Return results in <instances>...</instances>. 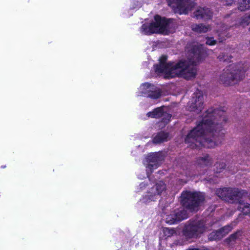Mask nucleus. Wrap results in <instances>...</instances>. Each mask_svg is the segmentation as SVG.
I'll list each match as a JSON object with an SVG mask.
<instances>
[{
	"label": "nucleus",
	"instance_id": "nucleus-21",
	"mask_svg": "<svg viewBox=\"0 0 250 250\" xmlns=\"http://www.w3.org/2000/svg\"><path fill=\"white\" fill-rule=\"evenodd\" d=\"M232 229V225L231 224H229L222 227L219 229L220 230L222 235H223L224 237L225 235L228 234Z\"/></svg>",
	"mask_w": 250,
	"mask_h": 250
},
{
	"label": "nucleus",
	"instance_id": "nucleus-24",
	"mask_svg": "<svg viewBox=\"0 0 250 250\" xmlns=\"http://www.w3.org/2000/svg\"><path fill=\"white\" fill-rule=\"evenodd\" d=\"M147 161L149 162L155 163L159 160V157L157 153H153L147 157Z\"/></svg>",
	"mask_w": 250,
	"mask_h": 250
},
{
	"label": "nucleus",
	"instance_id": "nucleus-30",
	"mask_svg": "<svg viewBox=\"0 0 250 250\" xmlns=\"http://www.w3.org/2000/svg\"><path fill=\"white\" fill-rule=\"evenodd\" d=\"M153 167V166L152 165H151V164L149 165V167H150V169H151Z\"/></svg>",
	"mask_w": 250,
	"mask_h": 250
},
{
	"label": "nucleus",
	"instance_id": "nucleus-8",
	"mask_svg": "<svg viewBox=\"0 0 250 250\" xmlns=\"http://www.w3.org/2000/svg\"><path fill=\"white\" fill-rule=\"evenodd\" d=\"M203 108V95L202 91L198 90L193 94L192 98L188 104L187 108L189 111L199 114L202 111Z\"/></svg>",
	"mask_w": 250,
	"mask_h": 250
},
{
	"label": "nucleus",
	"instance_id": "nucleus-10",
	"mask_svg": "<svg viewBox=\"0 0 250 250\" xmlns=\"http://www.w3.org/2000/svg\"><path fill=\"white\" fill-rule=\"evenodd\" d=\"M167 1L170 7L176 8L180 14H187L195 4L193 0H167Z\"/></svg>",
	"mask_w": 250,
	"mask_h": 250
},
{
	"label": "nucleus",
	"instance_id": "nucleus-32",
	"mask_svg": "<svg viewBox=\"0 0 250 250\" xmlns=\"http://www.w3.org/2000/svg\"><path fill=\"white\" fill-rule=\"evenodd\" d=\"M218 58L221 60V58L220 57V56H218Z\"/></svg>",
	"mask_w": 250,
	"mask_h": 250
},
{
	"label": "nucleus",
	"instance_id": "nucleus-6",
	"mask_svg": "<svg viewBox=\"0 0 250 250\" xmlns=\"http://www.w3.org/2000/svg\"><path fill=\"white\" fill-rule=\"evenodd\" d=\"M244 72L233 65H229L224 70L220 76L221 82L226 86L233 85L243 80Z\"/></svg>",
	"mask_w": 250,
	"mask_h": 250
},
{
	"label": "nucleus",
	"instance_id": "nucleus-23",
	"mask_svg": "<svg viewBox=\"0 0 250 250\" xmlns=\"http://www.w3.org/2000/svg\"><path fill=\"white\" fill-rule=\"evenodd\" d=\"M215 166V169L214 170L216 173H218L221 172L225 168L226 165L224 162L216 163Z\"/></svg>",
	"mask_w": 250,
	"mask_h": 250
},
{
	"label": "nucleus",
	"instance_id": "nucleus-11",
	"mask_svg": "<svg viewBox=\"0 0 250 250\" xmlns=\"http://www.w3.org/2000/svg\"><path fill=\"white\" fill-rule=\"evenodd\" d=\"M188 215L184 209L175 210L174 213L168 215L166 218L167 223L172 225L187 219Z\"/></svg>",
	"mask_w": 250,
	"mask_h": 250
},
{
	"label": "nucleus",
	"instance_id": "nucleus-28",
	"mask_svg": "<svg viewBox=\"0 0 250 250\" xmlns=\"http://www.w3.org/2000/svg\"><path fill=\"white\" fill-rule=\"evenodd\" d=\"M167 118L168 120L169 121L171 117V115L170 114H167Z\"/></svg>",
	"mask_w": 250,
	"mask_h": 250
},
{
	"label": "nucleus",
	"instance_id": "nucleus-34",
	"mask_svg": "<svg viewBox=\"0 0 250 250\" xmlns=\"http://www.w3.org/2000/svg\"><path fill=\"white\" fill-rule=\"evenodd\" d=\"M246 153H247V154H248V155H250V154H249V153L248 152H247V151H246Z\"/></svg>",
	"mask_w": 250,
	"mask_h": 250
},
{
	"label": "nucleus",
	"instance_id": "nucleus-2",
	"mask_svg": "<svg viewBox=\"0 0 250 250\" xmlns=\"http://www.w3.org/2000/svg\"><path fill=\"white\" fill-rule=\"evenodd\" d=\"M205 52L201 47L193 45L188 51L190 58L182 59L177 62H167V55H162L159 64L154 65L155 71L158 73H164V78L170 79L173 78H183L186 80L195 78L197 74L196 65L203 58Z\"/></svg>",
	"mask_w": 250,
	"mask_h": 250
},
{
	"label": "nucleus",
	"instance_id": "nucleus-1",
	"mask_svg": "<svg viewBox=\"0 0 250 250\" xmlns=\"http://www.w3.org/2000/svg\"><path fill=\"white\" fill-rule=\"evenodd\" d=\"M227 121L223 110L208 108L203 114L202 120L197 122L196 126L188 132L185 143L192 149L213 147L224 139L223 126Z\"/></svg>",
	"mask_w": 250,
	"mask_h": 250
},
{
	"label": "nucleus",
	"instance_id": "nucleus-5",
	"mask_svg": "<svg viewBox=\"0 0 250 250\" xmlns=\"http://www.w3.org/2000/svg\"><path fill=\"white\" fill-rule=\"evenodd\" d=\"M154 19L155 21L150 22L149 24L145 23L142 25L141 28L145 35L164 33L169 31L174 21L173 19H167L159 15L154 16Z\"/></svg>",
	"mask_w": 250,
	"mask_h": 250
},
{
	"label": "nucleus",
	"instance_id": "nucleus-17",
	"mask_svg": "<svg viewBox=\"0 0 250 250\" xmlns=\"http://www.w3.org/2000/svg\"><path fill=\"white\" fill-rule=\"evenodd\" d=\"M192 31L198 33H206L209 28L208 25H205L203 23L193 24L191 25Z\"/></svg>",
	"mask_w": 250,
	"mask_h": 250
},
{
	"label": "nucleus",
	"instance_id": "nucleus-29",
	"mask_svg": "<svg viewBox=\"0 0 250 250\" xmlns=\"http://www.w3.org/2000/svg\"><path fill=\"white\" fill-rule=\"evenodd\" d=\"M140 186L141 188H143V187H146V184H144V183H141V184L140 185Z\"/></svg>",
	"mask_w": 250,
	"mask_h": 250
},
{
	"label": "nucleus",
	"instance_id": "nucleus-33",
	"mask_svg": "<svg viewBox=\"0 0 250 250\" xmlns=\"http://www.w3.org/2000/svg\"><path fill=\"white\" fill-rule=\"evenodd\" d=\"M248 18L250 20V14L249 15Z\"/></svg>",
	"mask_w": 250,
	"mask_h": 250
},
{
	"label": "nucleus",
	"instance_id": "nucleus-3",
	"mask_svg": "<svg viewBox=\"0 0 250 250\" xmlns=\"http://www.w3.org/2000/svg\"><path fill=\"white\" fill-rule=\"evenodd\" d=\"M206 200V194L200 191H183L181 194V204L190 212H197Z\"/></svg>",
	"mask_w": 250,
	"mask_h": 250
},
{
	"label": "nucleus",
	"instance_id": "nucleus-9",
	"mask_svg": "<svg viewBox=\"0 0 250 250\" xmlns=\"http://www.w3.org/2000/svg\"><path fill=\"white\" fill-rule=\"evenodd\" d=\"M166 185L163 181H159L155 186L152 187L147 194L143 197V202L146 203L150 201H154L157 197L160 195L163 191L166 190Z\"/></svg>",
	"mask_w": 250,
	"mask_h": 250
},
{
	"label": "nucleus",
	"instance_id": "nucleus-31",
	"mask_svg": "<svg viewBox=\"0 0 250 250\" xmlns=\"http://www.w3.org/2000/svg\"><path fill=\"white\" fill-rule=\"evenodd\" d=\"M0 167L2 168H4L6 167V166H1Z\"/></svg>",
	"mask_w": 250,
	"mask_h": 250
},
{
	"label": "nucleus",
	"instance_id": "nucleus-15",
	"mask_svg": "<svg viewBox=\"0 0 250 250\" xmlns=\"http://www.w3.org/2000/svg\"><path fill=\"white\" fill-rule=\"evenodd\" d=\"M234 204H239L237 207L238 209L241 211L245 215H249L250 216V204L248 203H243L242 198H240V201L238 202L234 203Z\"/></svg>",
	"mask_w": 250,
	"mask_h": 250
},
{
	"label": "nucleus",
	"instance_id": "nucleus-19",
	"mask_svg": "<svg viewBox=\"0 0 250 250\" xmlns=\"http://www.w3.org/2000/svg\"><path fill=\"white\" fill-rule=\"evenodd\" d=\"M223 238V235L218 229L210 233L208 235V239L209 241H218Z\"/></svg>",
	"mask_w": 250,
	"mask_h": 250
},
{
	"label": "nucleus",
	"instance_id": "nucleus-13",
	"mask_svg": "<svg viewBox=\"0 0 250 250\" xmlns=\"http://www.w3.org/2000/svg\"><path fill=\"white\" fill-rule=\"evenodd\" d=\"M196 163L202 167H210L213 164V160L208 154H206L203 157H198L196 160Z\"/></svg>",
	"mask_w": 250,
	"mask_h": 250
},
{
	"label": "nucleus",
	"instance_id": "nucleus-20",
	"mask_svg": "<svg viewBox=\"0 0 250 250\" xmlns=\"http://www.w3.org/2000/svg\"><path fill=\"white\" fill-rule=\"evenodd\" d=\"M238 10L241 11H245L250 9V0H242L238 7Z\"/></svg>",
	"mask_w": 250,
	"mask_h": 250
},
{
	"label": "nucleus",
	"instance_id": "nucleus-4",
	"mask_svg": "<svg viewBox=\"0 0 250 250\" xmlns=\"http://www.w3.org/2000/svg\"><path fill=\"white\" fill-rule=\"evenodd\" d=\"M214 224V222H210L208 226L206 220L204 219H190L185 225L183 230V235L188 239L199 238L204 233L210 230L209 228Z\"/></svg>",
	"mask_w": 250,
	"mask_h": 250
},
{
	"label": "nucleus",
	"instance_id": "nucleus-22",
	"mask_svg": "<svg viewBox=\"0 0 250 250\" xmlns=\"http://www.w3.org/2000/svg\"><path fill=\"white\" fill-rule=\"evenodd\" d=\"M161 96V91L159 89L150 91L148 94V97L153 99H157Z\"/></svg>",
	"mask_w": 250,
	"mask_h": 250
},
{
	"label": "nucleus",
	"instance_id": "nucleus-26",
	"mask_svg": "<svg viewBox=\"0 0 250 250\" xmlns=\"http://www.w3.org/2000/svg\"><path fill=\"white\" fill-rule=\"evenodd\" d=\"M164 231L165 233H167V234L168 235V236L172 235L175 232V230L174 229H169L168 228H166Z\"/></svg>",
	"mask_w": 250,
	"mask_h": 250
},
{
	"label": "nucleus",
	"instance_id": "nucleus-18",
	"mask_svg": "<svg viewBox=\"0 0 250 250\" xmlns=\"http://www.w3.org/2000/svg\"><path fill=\"white\" fill-rule=\"evenodd\" d=\"M243 234V231L242 230H237L236 231L231 234L227 238L225 241L228 244H230L231 242H235L236 240L241 236Z\"/></svg>",
	"mask_w": 250,
	"mask_h": 250
},
{
	"label": "nucleus",
	"instance_id": "nucleus-14",
	"mask_svg": "<svg viewBox=\"0 0 250 250\" xmlns=\"http://www.w3.org/2000/svg\"><path fill=\"white\" fill-rule=\"evenodd\" d=\"M169 133L164 131L158 132L153 138L152 142L154 144H159L168 140Z\"/></svg>",
	"mask_w": 250,
	"mask_h": 250
},
{
	"label": "nucleus",
	"instance_id": "nucleus-16",
	"mask_svg": "<svg viewBox=\"0 0 250 250\" xmlns=\"http://www.w3.org/2000/svg\"><path fill=\"white\" fill-rule=\"evenodd\" d=\"M164 109L162 107H157L154 109L152 111L148 112L146 115L148 117L158 119L164 116Z\"/></svg>",
	"mask_w": 250,
	"mask_h": 250
},
{
	"label": "nucleus",
	"instance_id": "nucleus-7",
	"mask_svg": "<svg viewBox=\"0 0 250 250\" xmlns=\"http://www.w3.org/2000/svg\"><path fill=\"white\" fill-rule=\"evenodd\" d=\"M215 193L219 198L231 204L239 202L240 198L248 193L245 190L230 188L217 189Z\"/></svg>",
	"mask_w": 250,
	"mask_h": 250
},
{
	"label": "nucleus",
	"instance_id": "nucleus-25",
	"mask_svg": "<svg viewBox=\"0 0 250 250\" xmlns=\"http://www.w3.org/2000/svg\"><path fill=\"white\" fill-rule=\"evenodd\" d=\"M217 41L213 37H208L206 39V44L209 45H214L216 43Z\"/></svg>",
	"mask_w": 250,
	"mask_h": 250
},
{
	"label": "nucleus",
	"instance_id": "nucleus-27",
	"mask_svg": "<svg viewBox=\"0 0 250 250\" xmlns=\"http://www.w3.org/2000/svg\"><path fill=\"white\" fill-rule=\"evenodd\" d=\"M235 0H226V4L227 5H231Z\"/></svg>",
	"mask_w": 250,
	"mask_h": 250
},
{
	"label": "nucleus",
	"instance_id": "nucleus-12",
	"mask_svg": "<svg viewBox=\"0 0 250 250\" xmlns=\"http://www.w3.org/2000/svg\"><path fill=\"white\" fill-rule=\"evenodd\" d=\"M193 17L197 20H203L205 21L210 20L213 13L207 7H198L193 12Z\"/></svg>",
	"mask_w": 250,
	"mask_h": 250
}]
</instances>
